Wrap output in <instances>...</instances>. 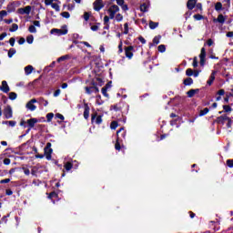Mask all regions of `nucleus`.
Listing matches in <instances>:
<instances>
[{
    "mask_svg": "<svg viewBox=\"0 0 233 233\" xmlns=\"http://www.w3.org/2000/svg\"><path fill=\"white\" fill-rule=\"evenodd\" d=\"M127 136V132H125V129L121 127L117 132H116V143L115 145L116 150H121V145L119 142L121 141V137H125Z\"/></svg>",
    "mask_w": 233,
    "mask_h": 233,
    "instance_id": "nucleus-1",
    "label": "nucleus"
},
{
    "mask_svg": "<svg viewBox=\"0 0 233 233\" xmlns=\"http://www.w3.org/2000/svg\"><path fill=\"white\" fill-rule=\"evenodd\" d=\"M119 12V6L116 5H113L108 7L107 15H109L110 19H115L116 15Z\"/></svg>",
    "mask_w": 233,
    "mask_h": 233,
    "instance_id": "nucleus-2",
    "label": "nucleus"
},
{
    "mask_svg": "<svg viewBox=\"0 0 233 233\" xmlns=\"http://www.w3.org/2000/svg\"><path fill=\"white\" fill-rule=\"evenodd\" d=\"M51 34H56V35H66L68 34V28L66 25L62 26L61 29H52Z\"/></svg>",
    "mask_w": 233,
    "mask_h": 233,
    "instance_id": "nucleus-3",
    "label": "nucleus"
},
{
    "mask_svg": "<svg viewBox=\"0 0 233 233\" xmlns=\"http://www.w3.org/2000/svg\"><path fill=\"white\" fill-rule=\"evenodd\" d=\"M93 8L96 10V12H99V10L105 8V4L103 3V0H96L93 3Z\"/></svg>",
    "mask_w": 233,
    "mask_h": 233,
    "instance_id": "nucleus-4",
    "label": "nucleus"
},
{
    "mask_svg": "<svg viewBox=\"0 0 233 233\" xmlns=\"http://www.w3.org/2000/svg\"><path fill=\"white\" fill-rule=\"evenodd\" d=\"M35 26L37 28H41V23L39 21H34L33 25L29 26L28 32H30V34H36L37 29L35 28Z\"/></svg>",
    "mask_w": 233,
    "mask_h": 233,
    "instance_id": "nucleus-5",
    "label": "nucleus"
},
{
    "mask_svg": "<svg viewBox=\"0 0 233 233\" xmlns=\"http://www.w3.org/2000/svg\"><path fill=\"white\" fill-rule=\"evenodd\" d=\"M17 12L21 15H29L30 12H32V6L27 5L25 7L18 8Z\"/></svg>",
    "mask_w": 233,
    "mask_h": 233,
    "instance_id": "nucleus-6",
    "label": "nucleus"
},
{
    "mask_svg": "<svg viewBox=\"0 0 233 233\" xmlns=\"http://www.w3.org/2000/svg\"><path fill=\"white\" fill-rule=\"evenodd\" d=\"M125 55H126V57H127V59H132V57H134V46H127L125 47Z\"/></svg>",
    "mask_w": 233,
    "mask_h": 233,
    "instance_id": "nucleus-7",
    "label": "nucleus"
},
{
    "mask_svg": "<svg viewBox=\"0 0 233 233\" xmlns=\"http://www.w3.org/2000/svg\"><path fill=\"white\" fill-rule=\"evenodd\" d=\"M4 115L6 119H11L13 112H12V106H6L4 109Z\"/></svg>",
    "mask_w": 233,
    "mask_h": 233,
    "instance_id": "nucleus-8",
    "label": "nucleus"
},
{
    "mask_svg": "<svg viewBox=\"0 0 233 233\" xmlns=\"http://www.w3.org/2000/svg\"><path fill=\"white\" fill-rule=\"evenodd\" d=\"M205 57H207V51L205 50V47H202L199 55L201 66H205Z\"/></svg>",
    "mask_w": 233,
    "mask_h": 233,
    "instance_id": "nucleus-9",
    "label": "nucleus"
},
{
    "mask_svg": "<svg viewBox=\"0 0 233 233\" xmlns=\"http://www.w3.org/2000/svg\"><path fill=\"white\" fill-rule=\"evenodd\" d=\"M34 103H37V100L32 99V100H30V101L26 104V108H27L28 110H30L31 112H34V110H35V108H37V106H35V105H34Z\"/></svg>",
    "mask_w": 233,
    "mask_h": 233,
    "instance_id": "nucleus-10",
    "label": "nucleus"
},
{
    "mask_svg": "<svg viewBox=\"0 0 233 233\" xmlns=\"http://www.w3.org/2000/svg\"><path fill=\"white\" fill-rule=\"evenodd\" d=\"M0 90L5 92V94H8L10 92V86H8V83L6 81H2V86H0Z\"/></svg>",
    "mask_w": 233,
    "mask_h": 233,
    "instance_id": "nucleus-11",
    "label": "nucleus"
},
{
    "mask_svg": "<svg viewBox=\"0 0 233 233\" xmlns=\"http://www.w3.org/2000/svg\"><path fill=\"white\" fill-rule=\"evenodd\" d=\"M38 122H39V120H37V118H31L26 121V123H27L28 127H30V128H34V127H35V124Z\"/></svg>",
    "mask_w": 233,
    "mask_h": 233,
    "instance_id": "nucleus-12",
    "label": "nucleus"
},
{
    "mask_svg": "<svg viewBox=\"0 0 233 233\" xmlns=\"http://www.w3.org/2000/svg\"><path fill=\"white\" fill-rule=\"evenodd\" d=\"M52 148H45V156L46 157V159L50 160L52 159Z\"/></svg>",
    "mask_w": 233,
    "mask_h": 233,
    "instance_id": "nucleus-13",
    "label": "nucleus"
},
{
    "mask_svg": "<svg viewBox=\"0 0 233 233\" xmlns=\"http://www.w3.org/2000/svg\"><path fill=\"white\" fill-rule=\"evenodd\" d=\"M187 6L188 10H194V8L196 6V0H188Z\"/></svg>",
    "mask_w": 233,
    "mask_h": 233,
    "instance_id": "nucleus-14",
    "label": "nucleus"
},
{
    "mask_svg": "<svg viewBox=\"0 0 233 233\" xmlns=\"http://www.w3.org/2000/svg\"><path fill=\"white\" fill-rule=\"evenodd\" d=\"M25 76H30V74H32V72H34V66H25Z\"/></svg>",
    "mask_w": 233,
    "mask_h": 233,
    "instance_id": "nucleus-15",
    "label": "nucleus"
},
{
    "mask_svg": "<svg viewBox=\"0 0 233 233\" xmlns=\"http://www.w3.org/2000/svg\"><path fill=\"white\" fill-rule=\"evenodd\" d=\"M198 92L199 89H190L189 91H187V96L194 97V96H196V94H198Z\"/></svg>",
    "mask_w": 233,
    "mask_h": 233,
    "instance_id": "nucleus-16",
    "label": "nucleus"
},
{
    "mask_svg": "<svg viewBox=\"0 0 233 233\" xmlns=\"http://www.w3.org/2000/svg\"><path fill=\"white\" fill-rule=\"evenodd\" d=\"M89 116H90V107H88V106H86L85 111H84V117L85 119H88Z\"/></svg>",
    "mask_w": 233,
    "mask_h": 233,
    "instance_id": "nucleus-17",
    "label": "nucleus"
},
{
    "mask_svg": "<svg viewBox=\"0 0 233 233\" xmlns=\"http://www.w3.org/2000/svg\"><path fill=\"white\" fill-rule=\"evenodd\" d=\"M214 79H216V71H213L209 79L208 80V85H212L214 83Z\"/></svg>",
    "mask_w": 233,
    "mask_h": 233,
    "instance_id": "nucleus-18",
    "label": "nucleus"
},
{
    "mask_svg": "<svg viewBox=\"0 0 233 233\" xmlns=\"http://www.w3.org/2000/svg\"><path fill=\"white\" fill-rule=\"evenodd\" d=\"M157 26H159V23H156L153 21L149 22V28H151V30L157 28Z\"/></svg>",
    "mask_w": 233,
    "mask_h": 233,
    "instance_id": "nucleus-19",
    "label": "nucleus"
},
{
    "mask_svg": "<svg viewBox=\"0 0 233 233\" xmlns=\"http://www.w3.org/2000/svg\"><path fill=\"white\" fill-rule=\"evenodd\" d=\"M49 6H51V8L56 10V12H59V10H60L59 5L56 4L54 2L52 4H49Z\"/></svg>",
    "mask_w": 233,
    "mask_h": 233,
    "instance_id": "nucleus-20",
    "label": "nucleus"
},
{
    "mask_svg": "<svg viewBox=\"0 0 233 233\" xmlns=\"http://www.w3.org/2000/svg\"><path fill=\"white\" fill-rule=\"evenodd\" d=\"M140 12H148V5L147 4H142L140 5Z\"/></svg>",
    "mask_w": 233,
    "mask_h": 233,
    "instance_id": "nucleus-21",
    "label": "nucleus"
},
{
    "mask_svg": "<svg viewBox=\"0 0 233 233\" xmlns=\"http://www.w3.org/2000/svg\"><path fill=\"white\" fill-rule=\"evenodd\" d=\"M18 29L19 25H17V24H13L11 28L9 29V32H17Z\"/></svg>",
    "mask_w": 233,
    "mask_h": 233,
    "instance_id": "nucleus-22",
    "label": "nucleus"
},
{
    "mask_svg": "<svg viewBox=\"0 0 233 233\" xmlns=\"http://www.w3.org/2000/svg\"><path fill=\"white\" fill-rule=\"evenodd\" d=\"M59 0H44L46 6H50L53 3H57Z\"/></svg>",
    "mask_w": 233,
    "mask_h": 233,
    "instance_id": "nucleus-23",
    "label": "nucleus"
},
{
    "mask_svg": "<svg viewBox=\"0 0 233 233\" xmlns=\"http://www.w3.org/2000/svg\"><path fill=\"white\" fill-rule=\"evenodd\" d=\"M192 83H194V80H192V78H190V77L184 80V85H186V86H190V85H192Z\"/></svg>",
    "mask_w": 233,
    "mask_h": 233,
    "instance_id": "nucleus-24",
    "label": "nucleus"
},
{
    "mask_svg": "<svg viewBox=\"0 0 233 233\" xmlns=\"http://www.w3.org/2000/svg\"><path fill=\"white\" fill-rule=\"evenodd\" d=\"M15 48H11V49H9V51H8V57H14V56H15Z\"/></svg>",
    "mask_w": 233,
    "mask_h": 233,
    "instance_id": "nucleus-25",
    "label": "nucleus"
},
{
    "mask_svg": "<svg viewBox=\"0 0 233 233\" xmlns=\"http://www.w3.org/2000/svg\"><path fill=\"white\" fill-rule=\"evenodd\" d=\"M115 19H116V21H117L118 23L119 22H121V21H123V15H121V14H116V15H115Z\"/></svg>",
    "mask_w": 233,
    "mask_h": 233,
    "instance_id": "nucleus-26",
    "label": "nucleus"
},
{
    "mask_svg": "<svg viewBox=\"0 0 233 233\" xmlns=\"http://www.w3.org/2000/svg\"><path fill=\"white\" fill-rule=\"evenodd\" d=\"M9 99H11V101L17 99V94L14 93V92L9 93Z\"/></svg>",
    "mask_w": 233,
    "mask_h": 233,
    "instance_id": "nucleus-27",
    "label": "nucleus"
},
{
    "mask_svg": "<svg viewBox=\"0 0 233 233\" xmlns=\"http://www.w3.org/2000/svg\"><path fill=\"white\" fill-rule=\"evenodd\" d=\"M217 21L222 24L225 23V16H223V15H219L217 18Z\"/></svg>",
    "mask_w": 233,
    "mask_h": 233,
    "instance_id": "nucleus-28",
    "label": "nucleus"
},
{
    "mask_svg": "<svg viewBox=\"0 0 233 233\" xmlns=\"http://www.w3.org/2000/svg\"><path fill=\"white\" fill-rule=\"evenodd\" d=\"M221 8H223V5L221 4V2H218L216 5H215V9L217 11H219L221 10Z\"/></svg>",
    "mask_w": 233,
    "mask_h": 233,
    "instance_id": "nucleus-29",
    "label": "nucleus"
},
{
    "mask_svg": "<svg viewBox=\"0 0 233 233\" xmlns=\"http://www.w3.org/2000/svg\"><path fill=\"white\" fill-rule=\"evenodd\" d=\"M95 123H96V125H101V123H103V119H102L101 116H98L96 117Z\"/></svg>",
    "mask_w": 233,
    "mask_h": 233,
    "instance_id": "nucleus-30",
    "label": "nucleus"
},
{
    "mask_svg": "<svg viewBox=\"0 0 233 233\" xmlns=\"http://www.w3.org/2000/svg\"><path fill=\"white\" fill-rule=\"evenodd\" d=\"M161 39V36L158 35V36H155L154 39H153V43L154 45H159V40Z\"/></svg>",
    "mask_w": 233,
    "mask_h": 233,
    "instance_id": "nucleus-31",
    "label": "nucleus"
},
{
    "mask_svg": "<svg viewBox=\"0 0 233 233\" xmlns=\"http://www.w3.org/2000/svg\"><path fill=\"white\" fill-rule=\"evenodd\" d=\"M68 59V56H63L57 58V63H61L62 61H66Z\"/></svg>",
    "mask_w": 233,
    "mask_h": 233,
    "instance_id": "nucleus-32",
    "label": "nucleus"
},
{
    "mask_svg": "<svg viewBox=\"0 0 233 233\" xmlns=\"http://www.w3.org/2000/svg\"><path fill=\"white\" fill-rule=\"evenodd\" d=\"M8 15V12L2 10L0 11V18L3 19V17H6Z\"/></svg>",
    "mask_w": 233,
    "mask_h": 233,
    "instance_id": "nucleus-33",
    "label": "nucleus"
},
{
    "mask_svg": "<svg viewBox=\"0 0 233 233\" xmlns=\"http://www.w3.org/2000/svg\"><path fill=\"white\" fill-rule=\"evenodd\" d=\"M65 168L66 170H72V163L70 162H66V165H65Z\"/></svg>",
    "mask_w": 233,
    "mask_h": 233,
    "instance_id": "nucleus-34",
    "label": "nucleus"
},
{
    "mask_svg": "<svg viewBox=\"0 0 233 233\" xmlns=\"http://www.w3.org/2000/svg\"><path fill=\"white\" fill-rule=\"evenodd\" d=\"M26 42H27L29 45H32V43H34V35H29V36H27Z\"/></svg>",
    "mask_w": 233,
    "mask_h": 233,
    "instance_id": "nucleus-35",
    "label": "nucleus"
},
{
    "mask_svg": "<svg viewBox=\"0 0 233 233\" xmlns=\"http://www.w3.org/2000/svg\"><path fill=\"white\" fill-rule=\"evenodd\" d=\"M46 119L48 122L52 121V119H54V113H48L46 115Z\"/></svg>",
    "mask_w": 233,
    "mask_h": 233,
    "instance_id": "nucleus-36",
    "label": "nucleus"
},
{
    "mask_svg": "<svg viewBox=\"0 0 233 233\" xmlns=\"http://www.w3.org/2000/svg\"><path fill=\"white\" fill-rule=\"evenodd\" d=\"M186 76H188L189 77L194 76V71L191 68L187 69Z\"/></svg>",
    "mask_w": 233,
    "mask_h": 233,
    "instance_id": "nucleus-37",
    "label": "nucleus"
},
{
    "mask_svg": "<svg viewBox=\"0 0 233 233\" xmlns=\"http://www.w3.org/2000/svg\"><path fill=\"white\" fill-rule=\"evenodd\" d=\"M110 128L112 130H116L117 128V123L116 121H113L110 125Z\"/></svg>",
    "mask_w": 233,
    "mask_h": 233,
    "instance_id": "nucleus-38",
    "label": "nucleus"
},
{
    "mask_svg": "<svg viewBox=\"0 0 233 233\" xmlns=\"http://www.w3.org/2000/svg\"><path fill=\"white\" fill-rule=\"evenodd\" d=\"M108 23H110V15H106L104 17V25H108Z\"/></svg>",
    "mask_w": 233,
    "mask_h": 233,
    "instance_id": "nucleus-39",
    "label": "nucleus"
},
{
    "mask_svg": "<svg viewBox=\"0 0 233 233\" xmlns=\"http://www.w3.org/2000/svg\"><path fill=\"white\" fill-rule=\"evenodd\" d=\"M90 13L89 12H85L84 13V19L85 21H88V19H90Z\"/></svg>",
    "mask_w": 233,
    "mask_h": 233,
    "instance_id": "nucleus-40",
    "label": "nucleus"
},
{
    "mask_svg": "<svg viewBox=\"0 0 233 233\" xmlns=\"http://www.w3.org/2000/svg\"><path fill=\"white\" fill-rule=\"evenodd\" d=\"M167 50V47L165 46V45H160L158 46V52H165Z\"/></svg>",
    "mask_w": 233,
    "mask_h": 233,
    "instance_id": "nucleus-41",
    "label": "nucleus"
},
{
    "mask_svg": "<svg viewBox=\"0 0 233 233\" xmlns=\"http://www.w3.org/2000/svg\"><path fill=\"white\" fill-rule=\"evenodd\" d=\"M108 88V86L102 88V94L105 96V97H108V95L106 94V90Z\"/></svg>",
    "mask_w": 233,
    "mask_h": 233,
    "instance_id": "nucleus-42",
    "label": "nucleus"
},
{
    "mask_svg": "<svg viewBox=\"0 0 233 233\" xmlns=\"http://www.w3.org/2000/svg\"><path fill=\"white\" fill-rule=\"evenodd\" d=\"M62 17H65L66 19H68L70 17V13L68 12H63L61 14Z\"/></svg>",
    "mask_w": 233,
    "mask_h": 233,
    "instance_id": "nucleus-43",
    "label": "nucleus"
},
{
    "mask_svg": "<svg viewBox=\"0 0 233 233\" xmlns=\"http://www.w3.org/2000/svg\"><path fill=\"white\" fill-rule=\"evenodd\" d=\"M194 19H196V21H201V19H203V15H194Z\"/></svg>",
    "mask_w": 233,
    "mask_h": 233,
    "instance_id": "nucleus-44",
    "label": "nucleus"
},
{
    "mask_svg": "<svg viewBox=\"0 0 233 233\" xmlns=\"http://www.w3.org/2000/svg\"><path fill=\"white\" fill-rule=\"evenodd\" d=\"M227 165L229 168H233V159L227 160Z\"/></svg>",
    "mask_w": 233,
    "mask_h": 233,
    "instance_id": "nucleus-45",
    "label": "nucleus"
},
{
    "mask_svg": "<svg viewBox=\"0 0 233 233\" xmlns=\"http://www.w3.org/2000/svg\"><path fill=\"white\" fill-rule=\"evenodd\" d=\"M225 112H232V107L230 106H223Z\"/></svg>",
    "mask_w": 233,
    "mask_h": 233,
    "instance_id": "nucleus-46",
    "label": "nucleus"
},
{
    "mask_svg": "<svg viewBox=\"0 0 233 233\" xmlns=\"http://www.w3.org/2000/svg\"><path fill=\"white\" fill-rule=\"evenodd\" d=\"M118 54H123V42L118 45Z\"/></svg>",
    "mask_w": 233,
    "mask_h": 233,
    "instance_id": "nucleus-47",
    "label": "nucleus"
},
{
    "mask_svg": "<svg viewBox=\"0 0 233 233\" xmlns=\"http://www.w3.org/2000/svg\"><path fill=\"white\" fill-rule=\"evenodd\" d=\"M124 34L125 35L128 34V24L127 23H126L124 25Z\"/></svg>",
    "mask_w": 233,
    "mask_h": 233,
    "instance_id": "nucleus-48",
    "label": "nucleus"
},
{
    "mask_svg": "<svg viewBox=\"0 0 233 233\" xmlns=\"http://www.w3.org/2000/svg\"><path fill=\"white\" fill-rule=\"evenodd\" d=\"M208 112V108H204L202 111H200V116H207V113Z\"/></svg>",
    "mask_w": 233,
    "mask_h": 233,
    "instance_id": "nucleus-49",
    "label": "nucleus"
},
{
    "mask_svg": "<svg viewBox=\"0 0 233 233\" xmlns=\"http://www.w3.org/2000/svg\"><path fill=\"white\" fill-rule=\"evenodd\" d=\"M193 66L194 68L198 67V56H195L193 59Z\"/></svg>",
    "mask_w": 233,
    "mask_h": 233,
    "instance_id": "nucleus-50",
    "label": "nucleus"
},
{
    "mask_svg": "<svg viewBox=\"0 0 233 233\" xmlns=\"http://www.w3.org/2000/svg\"><path fill=\"white\" fill-rule=\"evenodd\" d=\"M42 105H44V106H48V100H45L44 98L40 99Z\"/></svg>",
    "mask_w": 233,
    "mask_h": 233,
    "instance_id": "nucleus-51",
    "label": "nucleus"
},
{
    "mask_svg": "<svg viewBox=\"0 0 233 233\" xmlns=\"http://www.w3.org/2000/svg\"><path fill=\"white\" fill-rule=\"evenodd\" d=\"M56 117H57V119H61V121H65V116L59 113L56 115Z\"/></svg>",
    "mask_w": 233,
    "mask_h": 233,
    "instance_id": "nucleus-52",
    "label": "nucleus"
},
{
    "mask_svg": "<svg viewBox=\"0 0 233 233\" xmlns=\"http://www.w3.org/2000/svg\"><path fill=\"white\" fill-rule=\"evenodd\" d=\"M9 44L11 45V46H14V45H15V38L11 37V38L9 39Z\"/></svg>",
    "mask_w": 233,
    "mask_h": 233,
    "instance_id": "nucleus-53",
    "label": "nucleus"
},
{
    "mask_svg": "<svg viewBox=\"0 0 233 233\" xmlns=\"http://www.w3.org/2000/svg\"><path fill=\"white\" fill-rule=\"evenodd\" d=\"M116 4H117L119 6H123V5H125V0H116Z\"/></svg>",
    "mask_w": 233,
    "mask_h": 233,
    "instance_id": "nucleus-54",
    "label": "nucleus"
},
{
    "mask_svg": "<svg viewBox=\"0 0 233 233\" xmlns=\"http://www.w3.org/2000/svg\"><path fill=\"white\" fill-rule=\"evenodd\" d=\"M23 170L25 176H30V169L24 167Z\"/></svg>",
    "mask_w": 233,
    "mask_h": 233,
    "instance_id": "nucleus-55",
    "label": "nucleus"
},
{
    "mask_svg": "<svg viewBox=\"0 0 233 233\" xmlns=\"http://www.w3.org/2000/svg\"><path fill=\"white\" fill-rule=\"evenodd\" d=\"M91 30H92L93 32H97V30H99V26H97V25H92V26H91Z\"/></svg>",
    "mask_w": 233,
    "mask_h": 233,
    "instance_id": "nucleus-56",
    "label": "nucleus"
},
{
    "mask_svg": "<svg viewBox=\"0 0 233 233\" xmlns=\"http://www.w3.org/2000/svg\"><path fill=\"white\" fill-rule=\"evenodd\" d=\"M60 94H61V89H57L56 91H55L54 96L57 97Z\"/></svg>",
    "mask_w": 233,
    "mask_h": 233,
    "instance_id": "nucleus-57",
    "label": "nucleus"
},
{
    "mask_svg": "<svg viewBox=\"0 0 233 233\" xmlns=\"http://www.w3.org/2000/svg\"><path fill=\"white\" fill-rule=\"evenodd\" d=\"M138 40L140 41V43H142V45H145L147 43V40H145V38H143V36H139Z\"/></svg>",
    "mask_w": 233,
    "mask_h": 233,
    "instance_id": "nucleus-58",
    "label": "nucleus"
},
{
    "mask_svg": "<svg viewBox=\"0 0 233 233\" xmlns=\"http://www.w3.org/2000/svg\"><path fill=\"white\" fill-rule=\"evenodd\" d=\"M11 161L10 158L4 159V165H10Z\"/></svg>",
    "mask_w": 233,
    "mask_h": 233,
    "instance_id": "nucleus-59",
    "label": "nucleus"
},
{
    "mask_svg": "<svg viewBox=\"0 0 233 233\" xmlns=\"http://www.w3.org/2000/svg\"><path fill=\"white\" fill-rule=\"evenodd\" d=\"M1 184L10 183V178H5L0 181Z\"/></svg>",
    "mask_w": 233,
    "mask_h": 233,
    "instance_id": "nucleus-60",
    "label": "nucleus"
},
{
    "mask_svg": "<svg viewBox=\"0 0 233 233\" xmlns=\"http://www.w3.org/2000/svg\"><path fill=\"white\" fill-rule=\"evenodd\" d=\"M218 96H225V90L224 89L218 90Z\"/></svg>",
    "mask_w": 233,
    "mask_h": 233,
    "instance_id": "nucleus-61",
    "label": "nucleus"
},
{
    "mask_svg": "<svg viewBox=\"0 0 233 233\" xmlns=\"http://www.w3.org/2000/svg\"><path fill=\"white\" fill-rule=\"evenodd\" d=\"M25 38L24 37H22V38H20L19 40H18V44H20V45H25Z\"/></svg>",
    "mask_w": 233,
    "mask_h": 233,
    "instance_id": "nucleus-62",
    "label": "nucleus"
},
{
    "mask_svg": "<svg viewBox=\"0 0 233 233\" xmlns=\"http://www.w3.org/2000/svg\"><path fill=\"white\" fill-rule=\"evenodd\" d=\"M5 37H6V33H3L0 35V41H3V39H5Z\"/></svg>",
    "mask_w": 233,
    "mask_h": 233,
    "instance_id": "nucleus-63",
    "label": "nucleus"
},
{
    "mask_svg": "<svg viewBox=\"0 0 233 233\" xmlns=\"http://www.w3.org/2000/svg\"><path fill=\"white\" fill-rule=\"evenodd\" d=\"M227 37H233V32H228Z\"/></svg>",
    "mask_w": 233,
    "mask_h": 233,
    "instance_id": "nucleus-64",
    "label": "nucleus"
}]
</instances>
